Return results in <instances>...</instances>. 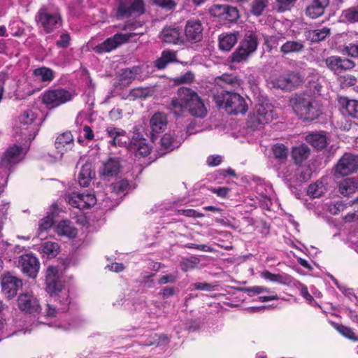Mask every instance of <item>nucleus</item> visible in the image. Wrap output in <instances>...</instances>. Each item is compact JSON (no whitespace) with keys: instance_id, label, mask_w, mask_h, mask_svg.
<instances>
[{"instance_id":"1","label":"nucleus","mask_w":358,"mask_h":358,"mask_svg":"<svg viewBox=\"0 0 358 358\" xmlns=\"http://www.w3.org/2000/svg\"><path fill=\"white\" fill-rule=\"evenodd\" d=\"M57 272V268L54 266H49L46 271L45 289L50 294L46 309L48 317H55L57 313L66 311L70 303L69 291L63 288Z\"/></svg>"},{"instance_id":"2","label":"nucleus","mask_w":358,"mask_h":358,"mask_svg":"<svg viewBox=\"0 0 358 358\" xmlns=\"http://www.w3.org/2000/svg\"><path fill=\"white\" fill-rule=\"evenodd\" d=\"M294 113L303 121H313L321 114L320 103L310 95L296 94L290 99Z\"/></svg>"},{"instance_id":"3","label":"nucleus","mask_w":358,"mask_h":358,"mask_svg":"<svg viewBox=\"0 0 358 358\" xmlns=\"http://www.w3.org/2000/svg\"><path fill=\"white\" fill-rule=\"evenodd\" d=\"M213 100L217 107L224 108L229 114H244L248 110L245 99L236 92L223 91L215 94Z\"/></svg>"},{"instance_id":"4","label":"nucleus","mask_w":358,"mask_h":358,"mask_svg":"<svg viewBox=\"0 0 358 358\" xmlns=\"http://www.w3.org/2000/svg\"><path fill=\"white\" fill-rule=\"evenodd\" d=\"M75 96L73 91L62 87L50 88L43 92L42 102L49 108H55L71 101Z\"/></svg>"},{"instance_id":"5","label":"nucleus","mask_w":358,"mask_h":358,"mask_svg":"<svg viewBox=\"0 0 358 358\" xmlns=\"http://www.w3.org/2000/svg\"><path fill=\"white\" fill-rule=\"evenodd\" d=\"M36 115L31 110H27L19 117L20 135L25 141L34 139L39 131V124L36 121Z\"/></svg>"},{"instance_id":"6","label":"nucleus","mask_w":358,"mask_h":358,"mask_svg":"<svg viewBox=\"0 0 358 358\" xmlns=\"http://www.w3.org/2000/svg\"><path fill=\"white\" fill-rule=\"evenodd\" d=\"M182 99L187 102V110L192 116L203 118L207 115V109L197 93L193 90H182Z\"/></svg>"},{"instance_id":"7","label":"nucleus","mask_w":358,"mask_h":358,"mask_svg":"<svg viewBox=\"0 0 358 358\" xmlns=\"http://www.w3.org/2000/svg\"><path fill=\"white\" fill-rule=\"evenodd\" d=\"M358 170V155L345 153L334 166L335 176H346Z\"/></svg>"},{"instance_id":"8","label":"nucleus","mask_w":358,"mask_h":358,"mask_svg":"<svg viewBox=\"0 0 358 358\" xmlns=\"http://www.w3.org/2000/svg\"><path fill=\"white\" fill-rule=\"evenodd\" d=\"M273 106L268 103L258 104L250 115L248 123L252 128L257 129L259 125L265 124L273 119Z\"/></svg>"},{"instance_id":"9","label":"nucleus","mask_w":358,"mask_h":358,"mask_svg":"<svg viewBox=\"0 0 358 358\" xmlns=\"http://www.w3.org/2000/svg\"><path fill=\"white\" fill-rule=\"evenodd\" d=\"M145 10L143 0L120 1L117 6L116 17L118 19L131 16L137 17L143 15Z\"/></svg>"},{"instance_id":"10","label":"nucleus","mask_w":358,"mask_h":358,"mask_svg":"<svg viewBox=\"0 0 358 358\" xmlns=\"http://www.w3.org/2000/svg\"><path fill=\"white\" fill-rule=\"evenodd\" d=\"M303 81L304 76L299 72H290L275 78L273 84L275 87L283 90H292L301 85Z\"/></svg>"},{"instance_id":"11","label":"nucleus","mask_w":358,"mask_h":358,"mask_svg":"<svg viewBox=\"0 0 358 358\" xmlns=\"http://www.w3.org/2000/svg\"><path fill=\"white\" fill-rule=\"evenodd\" d=\"M1 285L3 293L7 298L11 299L15 297L18 290L22 288V281L11 272H6L1 275Z\"/></svg>"},{"instance_id":"12","label":"nucleus","mask_w":358,"mask_h":358,"mask_svg":"<svg viewBox=\"0 0 358 358\" xmlns=\"http://www.w3.org/2000/svg\"><path fill=\"white\" fill-rule=\"evenodd\" d=\"M127 149L136 157H142L148 156L152 150V148L146 139L137 130L134 131V136L127 145Z\"/></svg>"},{"instance_id":"13","label":"nucleus","mask_w":358,"mask_h":358,"mask_svg":"<svg viewBox=\"0 0 358 358\" xmlns=\"http://www.w3.org/2000/svg\"><path fill=\"white\" fill-rule=\"evenodd\" d=\"M65 200L73 207L80 210L89 208L94 206L96 199L92 194L72 193L65 196Z\"/></svg>"},{"instance_id":"14","label":"nucleus","mask_w":358,"mask_h":358,"mask_svg":"<svg viewBox=\"0 0 358 358\" xmlns=\"http://www.w3.org/2000/svg\"><path fill=\"white\" fill-rule=\"evenodd\" d=\"M17 267L27 276L34 278L39 270L38 259L31 254H25L19 257Z\"/></svg>"},{"instance_id":"15","label":"nucleus","mask_w":358,"mask_h":358,"mask_svg":"<svg viewBox=\"0 0 358 358\" xmlns=\"http://www.w3.org/2000/svg\"><path fill=\"white\" fill-rule=\"evenodd\" d=\"M133 35V34H116L113 37L106 39L101 44L96 45L94 48V51L99 54L110 52L119 45L127 42Z\"/></svg>"},{"instance_id":"16","label":"nucleus","mask_w":358,"mask_h":358,"mask_svg":"<svg viewBox=\"0 0 358 358\" xmlns=\"http://www.w3.org/2000/svg\"><path fill=\"white\" fill-rule=\"evenodd\" d=\"M61 18L57 13H50L48 12L45 8H41L36 16V20L41 24L44 30L49 33L57 28V24Z\"/></svg>"},{"instance_id":"17","label":"nucleus","mask_w":358,"mask_h":358,"mask_svg":"<svg viewBox=\"0 0 358 358\" xmlns=\"http://www.w3.org/2000/svg\"><path fill=\"white\" fill-rule=\"evenodd\" d=\"M324 62L328 69L336 74L351 70L355 66L352 60L338 56L328 57Z\"/></svg>"},{"instance_id":"18","label":"nucleus","mask_w":358,"mask_h":358,"mask_svg":"<svg viewBox=\"0 0 358 358\" xmlns=\"http://www.w3.org/2000/svg\"><path fill=\"white\" fill-rule=\"evenodd\" d=\"M22 148L16 145L8 148L0 159V167L9 169L19 163L22 159Z\"/></svg>"},{"instance_id":"19","label":"nucleus","mask_w":358,"mask_h":358,"mask_svg":"<svg viewBox=\"0 0 358 358\" xmlns=\"http://www.w3.org/2000/svg\"><path fill=\"white\" fill-rule=\"evenodd\" d=\"M167 115L164 113L157 112L150 120V127L151 129V140L155 141L157 134L165 131L167 127Z\"/></svg>"},{"instance_id":"20","label":"nucleus","mask_w":358,"mask_h":358,"mask_svg":"<svg viewBox=\"0 0 358 358\" xmlns=\"http://www.w3.org/2000/svg\"><path fill=\"white\" fill-rule=\"evenodd\" d=\"M18 306L20 310L26 313L34 314L41 310L38 299L31 294H22L17 299Z\"/></svg>"},{"instance_id":"21","label":"nucleus","mask_w":358,"mask_h":358,"mask_svg":"<svg viewBox=\"0 0 358 358\" xmlns=\"http://www.w3.org/2000/svg\"><path fill=\"white\" fill-rule=\"evenodd\" d=\"M203 26L199 20H188L185 29V36L189 41L199 42L203 38Z\"/></svg>"},{"instance_id":"22","label":"nucleus","mask_w":358,"mask_h":358,"mask_svg":"<svg viewBox=\"0 0 358 358\" xmlns=\"http://www.w3.org/2000/svg\"><path fill=\"white\" fill-rule=\"evenodd\" d=\"M329 4V0H310L306 8L305 13L308 17L316 19L324 14V10Z\"/></svg>"},{"instance_id":"23","label":"nucleus","mask_w":358,"mask_h":358,"mask_svg":"<svg viewBox=\"0 0 358 358\" xmlns=\"http://www.w3.org/2000/svg\"><path fill=\"white\" fill-rule=\"evenodd\" d=\"M73 144V137L69 131H66L59 135L55 143V148L61 155H63L64 152L71 150Z\"/></svg>"},{"instance_id":"24","label":"nucleus","mask_w":358,"mask_h":358,"mask_svg":"<svg viewBox=\"0 0 358 358\" xmlns=\"http://www.w3.org/2000/svg\"><path fill=\"white\" fill-rule=\"evenodd\" d=\"M358 189V177H350L342 180L338 184V192L343 196H349Z\"/></svg>"},{"instance_id":"25","label":"nucleus","mask_w":358,"mask_h":358,"mask_svg":"<svg viewBox=\"0 0 358 358\" xmlns=\"http://www.w3.org/2000/svg\"><path fill=\"white\" fill-rule=\"evenodd\" d=\"M120 169V162L117 158L110 157L103 162L101 173L104 177H113L119 173Z\"/></svg>"},{"instance_id":"26","label":"nucleus","mask_w":358,"mask_h":358,"mask_svg":"<svg viewBox=\"0 0 358 358\" xmlns=\"http://www.w3.org/2000/svg\"><path fill=\"white\" fill-rule=\"evenodd\" d=\"M176 52L170 50L162 51L160 57L154 62V66L159 70L165 69L168 64L177 62Z\"/></svg>"},{"instance_id":"27","label":"nucleus","mask_w":358,"mask_h":358,"mask_svg":"<svg viewBox=\"0 0 358 358\" xmlns=\"http://www.w3.org/2000/svg\"><path fill=\"white\" fill-rule=\"evenodd\" d=\"M240 45L250 54L255 52L258 46V38L256 32L253 30L246 31Z\"/></svg>"},{"instance_id":"28","label":"nucleus","mask_w":358,"mask_h":358,"mask_svg":"<svg viewBox=\"0 0 358 358\" xmlns=\"http://www.w3.org/2000/svg\"><path fill=\"white\" fill-rule=\"evenodd\" d=\"M95 173L92 170V166L91 163L86 162L84 164L78 175V180L80 186L87 187Z\"/></svg>"},{"instance_id":"29","label":"nucleus","mask_w":358,"mask_h":358,"mask_svg":"<svg viewBox=\"0 0 358 358\" xmlns=\"http://www.w3.org/2000/svg\"><path fill=\"white\" fill-rule=\"evenodd\" d=\"M187 87H180L178 90V98L172 99L169 106V110L176 115H180L187 109V102L181 96L182 90H188Z\"/></svg>"},{"instance_id":"30","label":"nucleus","mask_w":358,"mask_h":358,"mask_svg":"<svg viewBox=\"0 0 358 358\" xmlns=\"http://www.w3.org/2000/svg\"><path fill=\"white\" fill-rule=\"evenodd\" d=\"M306 141L317 150H322L328 144L327 137L324 133L310 134L306 136Z\"/></svg>"},{"instance_id":"31","label":"nucleus","mask_w":358,"mask_h":358,"mask_svg":"<svg viewBox=\"0 0 358 358\" xmlns=\"http://www.w3.org/2000/svg\"><path fill=\"white\" fill-rule=\"evenodd\" d=\"M108 135L112 138L110 143L114 146H122L127 143L125 131L116 127H110L106 129Z\"/></svg>"},{"instance_id":"32","label":"nucleus","mask_w":358,"mask_h":358,"mask_svg":"<svg viewBox=\"0 0 358 358\" xmlns=\"http://www.w3.org/2000/svg\"><path fill=\"white\" fill-rule=\"evenodd\" d=\"M304 47V42L303 41H287L281 45L280 52L283 55L299 53L303 50Z\"/></svg>"},{"instance_id":"33","label":"nucleus","mask_w":358,"mask_h":358,"mask_svg":"<svg viewBox=\"0 0 358 358\" xmlns=\"http://www.w3.org/2000/svg\"><path fill=\"white\" fill-rule=\"evenodd\" d=\"M162 39L168 43L178 44L181 41L180 30L175 27H165L161 33Z\"/></svg>"},{"instance_id":"34","label":"nucleus","mask_w":358,"mask_h":358,"mask_svg":"<svg viewBox=\"0 0 358 358\" xmlns=\"http://www.w3.org/2000/svg\"><path fill=\"white\" fill-rule=\"evenodd\" d=\"M238 41V32L222 34L219 37V47L224 51H229Z\"/></svg>"},{"instance_id":"35","label":"nucleus","mask_w":358,"mask_h":358,"mask_svg":"<svg viewBox=\"0 0 358 358\" xmlns=\"http://www.w3.org/2000/svg\"><path fill=\"white\" fill-rule=\"evenodd\" d=\"M56 232L59 236L74 238L77 234L76 229L69 220L59 222L56 227Z\"/></svg>"},{"instance_id":"36","label":"nucleus","mask_w":358,"mask_h":358,"mask_svg":"<svg viewBox=\"0 0 358 358\" xmlns=\"http://www.w3.org/2000/svg\"><path fill=\"white\" fill-rule=\"evenodd\" d=\"M338 103L350 116L358 118V101L339 97Z\"/></svg>"},{"instance_id":"37","label":"nucleus","mask_w":358,"mask_h":358,"mask_svg":"<svg viewBox=\"0 0 358 358\" xmlns=\"http://www.w3.org/2000/svg\"><path fill=\"white\" fill-rule=\"evenodd\" d=\"M310 148L306 144L294 147L292 151V157L296 164H301L310 155Z\"/></svg>"},{"instance_id":"38","label":"nucleus","mask_w":358,"mask_h":358,"mask_svg":"<svg viewBox=\"0 0 358 358\" xmlns=\"http://www.w3.org/2000/svg\"><path fill=\"white\" fill-rule=\"evenodd\" d=\"M141 72V68L140 66L125 69L122 70L120 75V80L124 84H129L133 80L136 78L138 76H140Z\"/></svg>"},{"instance_id":"39","label":"nucleus","mask_w":358,"mask_h":358,"mask_svg":"<svg viewBox=\"0 0 358 358\" xmlns=\"http://www.w3.org/2000/svg\"><path fill=\"white\" fill-rule=\"evenodd\" d=\"M34 76L42 82H50L55 77L54 71L47 67L43 66L34 70Z\"/></svg>"},{"instance_id":"40","label":"nucleus","mask_w":358,"mask_h":358,"mask_svg":"<svg viewBox=\"0 0 358 358\" xmlns=\"http://www.w3.org/2000/svg\"><path fill=\"white\" fill-rule=\"evenodd\" d=\"M261 276L272 282H278L280 284H288L291 282V277L289 275L273 274L268 271L262 272Z\"/></svg>"},{"instance_id":"41","label":"nucleus","mask_w":358,"mask_h":358,"mask_svg":"<svg viewBox=\"0 0 358 358\" xmlns=\"http://www.w3.org/2000/svg\"><path fill=\"white\" fill-rule=\"evenodd\" d=\"M327 191V188L322 181H317L314 184L309 185L308 194L313 198H317L322 196Z\"/></svg>"},{"instance_id":"42","label":"nucleus","mask_w":358,"mask_h":358,"mask_svg":"<svg viewBox=\"0 0 358 358\" xmlns=\"http://www.w3.org/2000/svg\"><path fill=\"white\" fill-rule=\"evenodd\" d=\"M41 251L49 257H56L59 251V246L57 243L47 241L41 244Z\"/></svg>"},{"instance_id":"43","label":"nucleus","mask_w":358,"mask_h":358,"mask_svg":"<svg viewBox=\"0 0 358 358\" xmlns=\"http://www.w3.org/2000/svg\"><path fill=\"white\" fill-rule=\"evenodd\" d=\"M268 5V0H252L250 4V13L257 16H261Z\"/></svg>"},{"instance_id":"44","label":"nucleus","mask_w":358,"mask_h":358,"mask_svg":"<svg viewBox=\"0 0 358 358\" xmlns=\"http://www.w3.org/2000/svg\"><path fill=\"white\" fill-rule=\"evenodd\" d=\"M180 141H176L171 134H165L161 138V145L164 149L173 150L179 147Z\"/></svg>"},{"instance_id":"45","label":"nucleus","mask_w":358,"mask_h":358,"mask_svg":"<svg viewBox=\"0 0 358 358\" xmlns=\"http://www.w3.org/2000/svg\"><path fill=\"white\" fill-rule=\"evenodd\" d=\"M222 20H227L230 22H236L239 17L238 10L232 6L227 5L224 9Z\"/></svg>"},{"instance_id":"46","label":"nucleus","mask_w":358,"mask_h":358,"mask_svg":"<svg viewBox=\"0 0 358 358\" xmlns=\"http://www.w3.org/2000/svg\"><path fill=\"white\" fill-rule=\"evenodd\" d=\"M251 54L244 49L241 45L239 48L231 55V61L232 62L240 63L245 62L248 59Z\"/></svg>"},{"instance_id":"47","label":"nucleus","mask_w":358,"mask_h":358,"mask_svg":"<svg viewBox=\"0 0 358 358\" xmlns=\"http://www.w3.org/2000/svg\"><path fill=\"white\" fill-rule=\"evenodd\" d=\"M152 4L163 10L172 11L177 6L175 0H152Z\"/></svg>"},{"instance_id":"48","label":"nucleus","mask_w":358,"mask_h":358,"mask_svg":"<svg viewBox=\"0 0 358 358\" xmlns=\"http://www.w3.org/2000/svg\"><path fill=\"white\" fill-rule=\"evenodd\" d=\"M342 17L350 23L358 22V7H351L343 10Z\"/></svg>"},{"instance_id":"49","label":"nucleus","mask_w":358,"mask_h":358,"mask_svg":"<svg viewBox=\"0 0 358 358\" xmlns=\"http://www.w3.org/2000/svg\"><path fill=\"white\" fill-rule=\"evenodd\" d=\"M298 0H275L276 9L280 13L291 10Z\"/></svg>"},{"instance_id":"50","label":"nucleus","mask_w":358,"mask_h":358,"mask_svg":"<svg viewBox=\"0 0 358 358\" xmlns=\"http://www.w3.org/2000/svg\"><path fill=\"white\" fill-rule=\"evenodd\" d=\"M195 76L192 71H187L185 74L176 77L173 79L175 85L190 84L194 80Z\"/></svg>"},{"instance_id":"51","label":"nucleus","mask_w":358,"mask_h":358,"mask_svg":"<svg viewBox=\"0 0 358 358\" xmlns=\"http://www.w3.org/2000/svg\"><path fill=\"white\" fill-rule=\"evenodd\" d=\"M216 80L217 84L220 85H222L224 84L231 85H239L238 78L232 74H223L221 76L217 77Z\"/></svg>"},{"instance_id":"52","label":"nucleus","mask_w":358,"mask_h":358,"mask_svg":"<svg viewBox=\"0 0 358 358\" xmlns=\"http://www.w3.org/2000/svg\"><path fill=\"white\" fill-rule=\"evenodd\" d=\"M274 157L279 160H285L287 156V149L282 144H276L272 148Z\"/></svg>"},{"instance_id":"53","label":"nucleus","mask_w":358,"mask_h":358,"mask_svg":"<svg viewBox=\"0 0 358 358\" xmlns=\"http://www.w3.org/2000/svg\"><path fill=\"white\" fill-rule=\"evenodd\" d=\"M54 224V217L52 215H48L45 217L41 220L39 223V234L38 236H41L42 233L48 229L51 228Z\"/></svg>"},{"instance_id":"54","label":"nucleus","mask_w":358,"mask_h":358,"mask_svg":"<svg viewBox=\"0 0 358 358\" xmlns=\"http://www.w3.org/2000/svg\"><path fill=\"white\" fill-rule=\"evenodd\" d=\"M330 34V29L323 27L321 29H315L312 31V40L318 42L324 40Z\"/></svg>"},{"instance_id":"55","label":"nucleus","mask_w":358,"mask_h":358,"mask_svg":"<svg viewBox=\"0 0 358 358\" xmlns=\"http://www.w3.org/2000/svg\"><path fill=\"white\" fill-rule=\"evenodd\" d=\"M227 5L213 4L209 8V13L211 16L222 20L224 9Z\"/></svg>"},{"instance_id":"56","label":"nucleus","mask_w":358,"mask_h":358,"mask_svg":"<svg viewBox=\"0 0 358 358\" xmlns=\"http://www.w3.org/2000/svg\"><path fill=\"white\" fill-rule=\"evenodd\" d=\"M336 329L340 334H341L345 337L353 341L357 340L355 333L352 331L350 328L345 327L343 324H337L336 326Z\"/></svg>"},{"instance_id":"57","label":"nucleus","mask_w":358,"mask_h":358,"mask_svg":"<svg viewBox=\"0 0 358 358\" xmlns=\"http://www.w3.org/2000/svg\"><path fill=\"white\" fill-rule=\"evenodd\" d=\"M129 186V182L126 180H121L113 185V189L116 194L123 193Z\"/></svg>"},{"instance_id":"58","label":"nucleus","mask_w":358,"mask_h":358,"mask_svg":"<svg viewBox=\"0 0 358 358\" xmlns=\"http://www.w3.org/2000/svg\"><path fill=\"white\" fill-rule=\"evenodd\" d=\"M345 204L342 201H337L335 203L330 204L328 207V210L330 213L333 215H337L340 212L344 210Z\"/></svg>"},{"instance_id":"59","label":"nucleus","mask_w":358,"mask_h":358,"mask_svg":"<svg viewBox=\"0 0 358 358\" xmlns=\"http://www.w3.org/2000/svg\"><path fill=\"white\" fill-rule=\"evenodd\" d=\"M344 51L349 56L356 57H358V43H350L345 46Z\"/></svg>"},{"instance_id":"60","label":"nucleus","mask_w":358,"mask_h":358,"mask_svg":"<svg viewBox=\"0 0 358 358\" xmlns=\"http://www.w3.org/2000/svg\"><path fill=\"white\" fill-rule=\"evenodd\" d=\"M245 292L248 293L250 296L259 294L263 292H268L266 287L261 286H254L251 287H246L243 289Z\"/></svg>"},{"instance_id":"61","label":"nucleus","mask_w":358,"mask_h":358,"mask_svg":"<svg viewBox=\"0 0 358 358\" xmlns=\"http://www.w3.org/2000/svg\"><path fill=\"white\" fill-rule=\"evenodd\" d=\"M178 213L190 217H201L203 216L202 213H199L194 209L178 210Z\"/></svg>"},{"instance_id":"62","label":"nucleus","mask_w":358,"mask_h":358,"mask_svg":"<svg viewBox=\"0 0 358 358\" xmlns=\"http://www.w3.org/2000/svg\"><path fill=\"white\" fill-rule=\"evenodd\" d=\"M193 286L198 290L212 291L214 289V286L208 282H196Z\"/></svg>"},{"instance_id":"63","label":"nucleus","mask_w":358,"mask_h":358,"mask_svg":"<svg viewBox=\"0 0 358 358\" xmlns=\"http://www.w3.org/2000/svg\"><path fill=\"white\" fill-rule=\"evenodd\" d=\"M176 281V278L172 274L165 275L161 277L159 280L158 283L159 285H164L166 283H174Z\"/></svg>"},{"instance_id":"64","label":"nucleus","mask_w":358,"mask_h":358,"mask_svg":"<svg viewBox=\"0 0 358 358\" xmlns=\"http://www.w3.org/2000/svg\"><path fill=\"white\" fill-rule=\"evenodd\" d=\"M69 41H70L69 35L64 34L60 36V39L58 40L56 42V43H57V45L60 48H66L69 45Z\"/></svg>"}]
</instances>
